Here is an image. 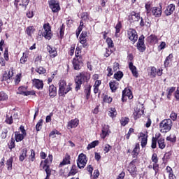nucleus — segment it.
<instances>
[{
  "instance_id": "obj_30",
  "label": "nucleus",
  "mask_w": 179,
  "mask_h": 179,
  "mask_svg": "<svg viewBox=\"0 0 179 179\" xmlns=\"http://www.w3.org/2000/svg\"><path fill=\"white\" fill-rule=\"evenodd\" d=\"M15 136L16 142H22V141H23V139H24V136H26V135H24L22 134H20V133L16 131L15 133Z\"/></svg>"
},
{
  "instance_id": "obj_35",
  "label": "nucleus",
  "mask_w": 179,
  "mask_h": 179,
  "mask_svg": "<svg viewBox=\"0 0 179 179\" xmlns=\"http://www.w3.org/2000/svg\"><path fill=\"white\" fill-rule=\"evenodd\" d=\"M99 145V141H92L91 143L88 144L87 149V150H90V149H93V148H96Z\"/></svg>"
},
{
  "instance_id": "obj_27",
  "label": "nucleus",
  "mask_w": 179,
  "mask_h": 179,
  "mask_svg": "<svg viewBox=\"0 0 179 179\" xmlns=\"http://www.w3.org/2000/svg\"><path fill=\"white\" fill-rule=\"evenodd\" d=\"M140 138H141V146L142 148H145L148 145V135L141 134Z\"/></svg>"
},
{
  "instance_id": "obj_6",
  "label": "nucleus",
  "mask_w": 179,
  "mask_h": 179,
  "mask_svg": "<svg viewBox=\"0 0 179 179\" xmlns=\"http://www.w3.org/2000/svg\"><path fill=\"white\" fill-rule=\"evenodd\" d=\"M29 2L30 0H15V5L18 9L26 10V8H27Z\"/></svg>"
},
{
  "instance_id": "obj_46",
  "label": "nucleus",
  "mask_w": 179,
  "mask_h": 179,
  "mask_svg": "<svg viewBox=\"0 0 179 179\" xmlns=\"http://www.w3.org/2000/svg\"><path fill=\"white\" fill-rule=\"evenodd\" d=\"M36 72L39 73V75H44L45 73V69L43 67H38L36 69Z\"/></svg>"
},
{
  "instance_id": "obj_33",
  "label": "nucleus",
  "mask_w": 179,
  "mask_h": 179,
  "mask_svg": "<svg viewBox=\"0 0 179 179\" xmlns=\"http://www.w3.org/2000/svg\"><path fill=\"white\" fill-rule=\"evenodd\" d=\"M71 163V158L69 156H66L63 161L60 163L59 166L60 167H62V166H65L66 164H69Z\"/></svg>"
},
{
  "instance_id": "obj_64",
  "label": "nucleus",
  "mask_w": 179,
  "mask_h": 179,
  "mask_svg": "<svg viewBox=\"0 0 179 179\" xmlns=\"http://www.w3.org/2000/svg\"><path fill=\"white\" fill-rule=\"evenodd\" d=\"M171 120H173V121H176V120H177V113H172L170 115Z\"/></svg>"
},
{
  "instance_id": "obj_23",
  "label": "nucleus",
  "mask_w": 179,
  "mask_h": 179,
  "mask_svg": "<svg viewBox=\"0 0 179 179\" xmlns=\"http://www.w3.org/2000/svg\"><path fill=\"white\" fill-rule=\"evenodd\" d=\"M129 19L131 22H139V19H141V15H139V13L132 12Z\"/></svg>"
},
{
  "instance_id": "obj_17",
  "label": "nucleus",
  "mask_w": 179,
  "mask_h": 179,
  "mask_svg": "<svg viewBox=\"0 0 179 179\" xmlns=\"http://www.w3.org/2000/svg\"><path fill=\"white\" fill-rule=\"evenodd\" d=\"M40 168L41 170L45 171L47 177H50V176L51 175V170H50V167H48V166L44 163V162H41Z\"/></svg>"
},
{
  "instance_id": "obj_54",
  "label": "nucleus",
  "mask_w": 179,
  "mask_h": 179,
  "mask_svg": "<svg viewBox=\"0 0 179 179\" xmlns=\"http://www.w3.org/2000/svg\"><path fill=\"white\" fill-rule=\"evenodd\" d=\"M103 101L105 103H111V101H113V98H111V96H105L104 99H103Z\"/></svg>"
},
{
  "instance_id": "obj_34",
  "label": "nucleus",
  "mask_w": 179,
  "mask_h": 179,
  "mask_svg": "<svg viewBox=\"0 0 179 179\" xmlns=\"http://www.w3.org/2000/svg\"><path fill=\"white\" fill-rule=\"evenodd\" d=\"M138 155H139V144L136 143L134 149L133 150L132 156L133 157H136Z\"/></svg>"
},
{
  "instance_id": "obj_50",
  "label": "nucleus",
  "mask_w": 179,
  "mask_h": 179,
  "mask_svg": "<svg viewBox=\"0 0 179 179\" xmlns=\"http://www.w3.org/2000/svg\"><path fill=\"white\" fill-rule=\"evenodd\" d=\"M6 122L10 125L13 124V117L12 116L7 115L6 118Z\"/></svg>"
},
{
  "instance_id": "obj_24",
  "label": "nucleus",
  "mask_w": 179,
  "mask_h": 179,
  "mask_svg": "<svg viewBox=\"0 0 179 179\" xmlns=\"http://www.w3.org/2000/svg\"><path fill=\"white\" fill-rule=\"evenodd\" d=\"M49 96L54 98L57 96V87L54 85H50L49 87Z\"/></svg>"
},
{
  "instance_id": "obj_19",
  "label": "nucleus",
  "mask_w": 179,
  "mask_h": 179,
  "mask_svg": "<svg viewBox=\"0 0 179 179\" xmlns=\"http://www.w3.org/2000/svg\"><path fill=\"white\" fill-rule=\"evenodd\" d=\"M176 10V6L174 4H170L166 7V9L165 10V14L166 16H170V15H172L173 12Z\"/></svg>"
},
{
  "instance_id": "obj_48",
  "label": "nucleus",
  "mask_w": 179,
  "mask_h": 179,
  "mask_svg": "<svg viewBox=\"0 0 179 179\" xmlns=\"http://www.w3.org/2000/svg\"><path fill=\"white\" fill-rule=\"evenodd\" d=\"M106 43L109 48H113L114 47V43L113 42V40H111L110 38H108L106 39Z\"/></svg>"
},
{
  "instance_id": "obj_49",
  "label": "nucleus",
  "mask_w": 179,
  "mask_h": 179,
  "mask_svg": "<svg viewBox=\"0 0 179 179\" xmlns=\"http://www.w3.org/2000/svg\"><path fill=\"white\" fill-rule=\"evenodd\" d=\"M176 135L171 134L169 136L166 137V141H169V142H176Z\"/></svg>"
},
{
  "instance_id": "obj_26",
  "label": "nucleus",
  "mask_w": 179,
  "mask_h": 179,
  "mask_svg": "<svg viewBox=\"0 0 179 179\" xmlns=\"http://www.w3.org/2000/svg\"><path fill=\"white\" fill-rule=\"evenodd\" d=\"M159 138H160V134L159 133L156 134L155 137H152V145H151V148L152 149H156L157 145V141H159Z\"/></svg>"
},
{
  "instance_id": "obj_60",
  "label": "nucleus",
  "mask_w": 179,
  "mask_h": 179,
  "mask_svg": "<svg viewBox=\"0 0 179 179\" xmlns=\"http://www.w3.org/2000/svg\"><path fill=\"white\" fill-rule=\"evenodd\" d=\"M80 44H82L83 47H84V48L85 47H87V42H86V39L84 38H80Z\"/></svg>"
},
{
  "instance_id": "obj_41",
  "label": "nucleus",
  "mask_w": 179,
  "mask_h": 179,
  "mask_svg": "<svg viewBox=\"0 0 179 179\" xmlns=\"http://www.w3.org/2000/svg\"><path fill=\"white\" fill-rule=\"evenodd\" d=\"M43 122H44V120H43L42 119L39 120V121L38 122V123L36 125V131H41V128L43 127Z\"/></svg>"
},
{
  "instance_id": "obj_5",
  "label": "nucleus",
  "mask_w": 179,
  "mask_h": 179,
  "mask_svg": "<svg viewBox=\"0 0 179 179\" xmlns=\"http://www.w3.org/2000/svg\"><path fill=\"white\" fill-rule=\"evenodd\" d=\"M42 36L45 37L46 40H51L52 33L51 32V27H50V24H45L43 25V31Z\"/></svg>"
},
{
  "instance_id": "obj_12",
  "label": "nucleus",
  "mask_w": 179,
  "mask_h": 179,
  "mask_svg": "<svg viewBox=\"0 0 179 179\" xmlns=\"http://www.w3.org/2000/svg\"><path fill=\"white\" fill-rule=\"evenodd\" d=\"M128 37L132 43H136L138 41V34L136 33V31L135 29H130L128 31Z\"/></svg>"
},
{
  "instance_id": "obj_55",
  "label": "nucleus",
  "mask_w": 179,
  "mask_h": 179,
  "mask_svg": "<svg viewBox=\"0 0 179 179\" xmlns=\"http://www.w3.org/2000/svg\"><path fill=\"white\" fill-rule=\"evenodd\" d=\"M20 61V64H24L25 62H27V56L25 54H23Z\"/></svg>"
},
{
  "instance_id": "obj_59",
  "label": "nucleus",
  "mask_w": 179,
  "mask_h": 179,
  "mask_svg": "<svg viewBox=\"0 0 179 179\" xmlns=\"http://www.w3.org/2000/svg\"><path fill=\"white\" fill-rule=\"evenodd\" d=\"M35 157H36V152H34V150H31V155H30L31 162H34Z\"/></svg>"
},
{
  "instance_id": "obj_11",
  "label": "nucleus",
  "mask_w": 179,
  "mask_h": 179,
  "mask_svg": "<svg viewBox=\"0 0 179 179\" xmlns=\"http://www.w3.org/2000/svg\"><path fill=\"white\" fill-rule=\"evenodd\" d=\"M73 65L74 69L76 71H78V69H80V67L83 65V63L82 62V57H76L73 60Z\"/></svg>"
},
{
  "instance_id": "obj_16",
  "label": "nucleus",
  "mask_w": 179,
  "mask_h": 179,
  "mask_svg": "<svg viewBox=\"0 0 179 179\" xmlns=\"http://www.w3.org/2000/svg\"><path fill=\"white\" fill-rule=\"evenodd\" d=\"M125 97H128L129 100H131V99L134 98V96H132V92H131V90L125 89L122 92V100L124 101L125 100Z\"/></svg>"
},
{
  "instance_id": "obj_45",
  "label": "nucleus",
  "mask_w": 179,
  "mask_h": 179,
  "mask_svg": "<svg viewBox=\"0 0 179 179\" xmlns=\"http://www.w3.org/2000/svg\"><path fill=\"white\" fill-rule=\"evenodd\" d=\"M174 92H176V87H172L171 88H168V90H167V92H168L167 98L170 99V96H171V94H173V93H174Z\"/></svg>"
},
{
  "instance_id": "obj_4",
  "label": "nucleus",
  "mask_w": 179,
  "mask_h": 179,
  "mask_svg": "<svg viewBox=\"0 0 179 179\" xmlns=\"http://www.w3.org/2000/svg\"><path fill=\"white\" fill-rule=\"evenodd\" d=\"M87 163V158L86 157V155L81 153L78 155L77 159V165L79 169H85Z\"/></svg>"
},
{
  "instance_id": "obj_58",
  "label": "nucleus",
  "mask_w": 179,
  "mask_h": 179,
  "mask_svg": "<svg viewBox=\"0 0 179 179\" xmlns=\"http://www.w3.org/2000/svg\"><path fill=\"white\" fill-rule=\"evenodd\" d=\"M59 131L57 130H54L52 132H50V138H55V135H59Z\"/></svg>"
},
{
  "instance_id": "obj_38",
  "label": "nucleus",
  "mask_w": 179,
  "mask_h": 179,
  "mask_svg": "<svg viewBox=\"0 0 179 179\" xmlns=\"http://www.w3.org/2000/svg\"><path fill=\"white\" fill-rule=\"evenodd\" d=\"M109 117H111V118H114L117 116V110L115 108H112L108 113Z\"/></svg>"
},
{
  "instance_id": "obj_18",
  "label": "nucleus",
  "mask_w": 179,
  "mask_h": 179,
  "mask_svg": "<svg viewBox=\"0 0 179 179\" xmlns=\"http://www.w3.org/2000/svg\"><path fill=\"white\" fill-rule=\"evenodd\" d=\"M79 125V120L78 119H74L71 120L67 125L68 129H72V128H76Z\"/></svg>"
},
{
  "instance_id": "obj_40",
  "label": "nucleus",
  "mask_w": 179,
  "mask_h": 179,
  "mask_svg": "<svg viewBox=\"0 0 179 179\" xmlns=\"http://www.w3.org/2000/svg\"><path fill=\"white\" fill-rule=\"evenodd\" d=\"M13 163V158H10L7 160L6 166L7 170L10 171L12 170V164Z\"/></svg>"
},
{
  "instance_id": "obj_20",
  "label": "nucleus",
  "mask_w": 179,
  "mask_h": 179,
  "mask_svg": "<svg viewBox=\"0 0 179 179\" xmlns=\"http://www.w3.org/2000/svg\"><path fill=\"white\" fill-rule=\"evenodd\" d=\"M146 41L148 43H150L151 44H157V43H159V38H157V36H156V35H150L147 38Z\"/></svg>"
},
{
  "instance_id": "obj_62",
  "label": "nucleus",
  "mask_w": 179,
  "mask_h": 179,
  "mask_svg": "<svg viewBox=\"0 0 179 179\" xmlns=\"http://www.w3.org/2000/svg\"><path fill=\"white\" fill-rule=\"evenodd\" d=\"M113 71L115 72V71H117L120 69V64L115 62L113 64Z\"/></svg>"
},
{
  "instance_id": "obj_29",
  "label": "nucleus",
  "mask_w": 179,
  "mask_h": 179,
  "mask_svg": "<svg viewBox=\"0 0 179 179\" xmlns=\"http://www.w3.org/2000/svg\"><path fill=\"white\" fill-rule=\"evenodd\" d=\"M127 170L130 173V174H134V173H136V166H135V164H134V161H132L129 164Z\"/></svg>"
},
{
  "instance_id": "obj_44",
  "label": "nucleus",
  "mask_w": 179,
  "mask_h": 179,
  "mask_svg": "<svg viewBox=\"0 0 179 179\" xmlns=\"http://www.w3.org/2000/svg\"><path fill=\"white\" fill-rule=\"evenodd\" d=\"M5 100H8V95L3 92H0V101H5Z\"/></svg>"
},
{
  "instance_id": "obj_37",
  "label": "nucleus",
  "mask_w": 179,
  "mask_h": 179,
  "mask_svg": "<svg viewBox=\"0 0 179 179\" xmlns=\"http://www.w3.org/2000/svg\"><path fill=\"white\" fill-rule=\"evenodd\" d=\"M158 145L159 149H164L166 148V144L164 143V138H158Z\"/></svg>"
},
{
  "instance_id": "obj_3",
  "label": "nucleus",
  "mask_w": 179,
  "mask_h": 179,
  "mask_svg": "<svg viewBox=\"0 0 179 179\" xmlns=\"http://www.w3.org/2000/svg\"><path fill=\"white\" fill-rule=\"evenodd\" d=\"M173 127V122L170 119L164 120L159 124V129L162 133L169 132Z\"/></svg>"
},
{
  "instance_id": "obj_61",
  "label": "nucleus",
  "mask_w": 179,
  "mask_h": 179,
  "mask_svg": "<svg viewBox=\"0 0 179 179\" xmlns=\"http://www.w3.org/2000/svg\"><path fill=\"white\" fill-rule=\"evenodd\" d=\"M153 170L155 171V174H157V172L159 171V164L157 163L153 164Z\"/></svg>"
},
{
  "instance_id": "obj_2",
  "label": "nucleus",
  "mask_w": 179,
  "mask_h": 179,
  "mask_svg": "<svg viewBox=\"0 0 179 179\" xmlns=\"http://www.w3.org/2000/svg\"><path fill=\"white\" fill-rule=\"evenodd\" d=\"M71 86H72L71 84L66 85V82H65V80H60L59 83V96H65V94L71 92V90H72Z\"/></svg>"
},
{
  "instance_id": "obj_22",
  "label": "nucleus",
  "mask_w": 179,
  "mask_h": 179,
  "mask_svg": "<svg viewBox=\"0 0 179 179\" xmlns=\"http://www.w3.org/2000/svg\"><path fill=\"white\" fill-rule=\"evenodd\" d=\"M34 86L36 87V89H43L44 87V83H43V80L38 79L33 80Z\"/></svg>"
},
{
  "instance_id": "obj_15",
  "label": "nucleus",
  "mask_w": 179,
  "mask_h": 179,
  "mask_svg": "<svg viewBox=\"0 0 179 179\" xmlns=\"http://www.w3.org/2000/svg\"><path fill=\"white\" fill-rule=\"evenodd\" d=\"M108 135H110V127L108 125H104L102 129V133L101 134V138L105 139Z\"/></svg>"
},
{
  "instance_id": "obj_52",
  "label": "nucleus",
  "mask_w": 179,
  "mask_h": 179,
  "mask_svg": "<svg viewBox=\"0 0 179 179\" xmlns=\"http://www.w3.org/2000/svg\"><path fill=\"white\" fill-rule=\"evenodd\" d=\"M52 162V155H49L48 158L45 160V162H43L45 164H50V163H51Z\"/></svg>"
},
{
  "instance_id": "obj_28",
  "label": "nucleus",
  "mask_w": 179,
  "mask_h": 179,
  "mask_svg": "<svg viewBox=\"0 0 179 179\" xmlns=\"http://www.w3.org/2000/svg\"><path fill=\"white\" fill-rule=\"evenodd\" d=\"M118 82L112 80L109 83L110 89L112 92H115L118 89Z\"/></svg>"
},
{
  "instance_id": "obj_39",
  "label": "nucleus",
  "mask_w": 179,
  "mask_h": 179,
  "mask_svg": "<svg viewBox=\"0 0 179 179\" xmlns=\"http://www.w3.org/2000/svg\"><path fill=\"white\" fill-rule=\"evenodd\" d=\"M122 76H124V73L122 71H117L114 74V78L117 80H121L122 79Z\"/></svg>"
},
{
  "instance_id": "obj_25",
  "label": "nucleus",
  "mask_w": 179,
  "mask_h": 179,
  "mask_svg": "<svg viewBox=\"0 0 179 179\" xmlns=\"http://www.w3.org/2000/svg\"><path fill=\"white\" fill-rule=\"evenodd\" d=\"M48 51L50 53L51 58H55L58 54L57 53V49L55 48H52L51 46H48Z\"/></svg>"
},
{
  "instance_id": "obj_32",
  "label": "nucleus",
  "mask_w": 179,
  "mask_h": 179,
  "mask_svg": "<svg viewBox=\"0 0 179 179\" xmlns=\"http://www.w3.org/2000/svg\"><path fill=\"white\" fill-rule=\"evenodd\" d=\"M92 89L91 85H87L85 89V93L86 94V99L87 100H89L90 99V90Z\"/></svg>"
},
{
  "instance_id": "obj_21",
  "label": "nucleus",
  "mask_w": 179,
  "mask_h": 179,
  "mask_svg": "<svg viewBox=\"0 0 179 179\" xmlns=\"http://www.w3.org/2000/svg\"><path fill=\"white\" fill-rule=\"evenodd\" d=\"M129 68L131 71L133 76H134V78H138V71H136V66H134V63H132V62L129 63Z\"/></svg>"
},
{
  "instance_id": "obj_8",
  "label": "nucleus",
  "mask_w": 179,
  "mask_h": 179,
  "mask_svg": "<svg viewBox=\"0 0 179 179\" xmlns=\"http://www.w3.org/2000/svg\"><path fill=\"white\" fill-rule=\"evenodd\" d=\"M50 8L54 13H57L61 10L59 3L55 0H52L49 2Z\"/></svg>"
},
{
  "instance_id": "obj_10",
  "label": "nucleus",
  "mask_w": 179,
  "mask_h": 179,
  "mask_svg": "<svg viewBox=\"0 0 179 179\" xmlns=\"http://www.w3.org/2000/svg\"><path fill=\"white\" fill-rule=\"evenodd\" d=\"M17 94L23 96H34L36 92L34 91H27V87L22 86L18 88Z\"/></svg>"
},
{
  "instance_id": "obj_9",
  "label": "nucleus",
  "mask_w": 179,
  "mask_h": 179,
  "mask_svg": "<svg viewBox=\"0 0 179 179\" xmlns=\"http://www.w3.org/2000/svg\"><path fill=\"white\" fill-rule=\"evenodd\" d=\"M137 49L140 52H143V51L146 50V46L145 45V36H143V35L141 36L138 38Z\"/></svg>"
},
{
  "instance_id": "obj_13",
  "label": "nucleus",
  "mask_w": 179,
  "mask_h": 179,
  "mask_svg": "<svg viewBox=\"0 0 179 179\" xmlns=\"http://www.w3.org/2000/svg\"><path fill=\"white\" fill-rule=\"evenodd\" d=\"M13 76V70L5 71L3 75L2 80H6L7 83H10V80H12V77Z\"/></svg>"
},
{
  "instance_id": "obj_53",
  "label": "nucleus",
  "mask_w": 179,
  "mask_h": 179,
  "mask_svg": "<svg viewBox=\"0 0 179 179\" xmlns=\"http://www.w3.org/2000/svg\"><path fill=\"white\" fill-rule=\"evenodd\" d=\"M152 162L153 163H158L159 159L157 158V155L156 153H154L152 156Z\"/></svg>"
},
{
  "instance_id": "obj_14",
  "label": "nucleus",
  "mask_w": 179,
  "mask_h": 179,
  "mask_svg": "<svg viewBox=\"0 0 179 179\" xmlns=\"http://www.w3.org/2000/svg\"><path fill=\"white\" fill-rule=\"evenodd\" d=\"M151 12L155 17H160L162 16V7H153L151 8Z\"/></svg>"
},
{
  "instance_id": "obj_57",
  "label": "nucleus",
  "mask_w": 179,
  "mask_h": 179,
  "mask_svg": "<svg viewBox=\"0 0 179 179\" xmlns=\"http://www.w3.org/2000/svg\"><path fill=\"white\" fill-rule=\"evenodd\" d=\"M105 153H108L111 150V146L108 144H106L103 148Z\"/></svg>"
},
{
  "instance_id": "obj_36",
  "label": "nucleus",
  "mask_w": 179,
  "mask_h": 179,
  "mask_svg": "<svg viewBox=\"0 0 179 179\" xmlns=\"http://www.w3.org/2000/svg\"><path fill=\"white\" fill-rule=\"evenodd\" d=\"M171 59H173V54H170L168 57H166L164 61V66H169V65H170V62H171Z\"/></svg>"
},
{
  "instance_id": "obj_42",
  "label": "nucleus",
  "mask_w": 179,
  "mask_h": 179,
  "mask_svg": "<svg viewBox=\"0 0 179 179\" xmlns=\"http://www.w3.org/2000/svg\"><path fill=\"white\" fill-rule=\"evenodd\" d=\"M129 122V118L128 117H122L120 119V124L121 125H122V127H125V125H127V124H128Z\"/></svg>"
},
{
  "instance_id": "obj_51",
  "label": "nucleus",
  "mask_w": 179,
  "mask_h": 179,
  "mask_svg": "<svg viewBox=\"0 0 179 179\" xmlns=\"http://www.w3.org/2000/svg\"><path fill=\"white\" fill-rule=\"evenodd\" d=\"M157 73V69L155 67H152L151 72H150L151 76H152V78H156Z\"/></svg>"
},
{
  "instance_id": "obj_56",
  "label": "nucleus",
  "mask_w": 179,
  "mask_h": 179,
  "mask_svg": "<svg viewBox=\"0 0 179 179\" xmlns=\"http://www.w3.org/2000/svg\"><path fill=\"white\" fill-rule=\"evenodd\" d=\"M81 17L83 20H89V14L87 13H83Z\"/></svg>"
},
{
  "instance_id": "obj_63",
  "label": "nucleus",
  "mask_w": 179,
  "mask_h": 179,
  "mask_svg": "<svg viewBox=\"0 0 179 179\" xmlns=\"http://www.w3.org/2000/svg\"><path fill=\"white\" fill-rule=\"evenodd\" d=\"M166 48V42H162L158 46V50H164Z\"/></svg>"
},
{
  "instance_id": "obj_7",
  "label": "nucleus",
  "mask_w": 179,
  "mask_h": 179,
  "mask_svg": "<svg viewBox=\"0 0 179 179\" xmlns=\"http://www.w3.org/2000/svg\"><path fill=\"white\" fill-rule=\"evenodd\" d=\"M143 114V104H138L134 109L133 117L134 120H138Z\"/></svg>"
},
{
  "instance_id": "obj_31",
  "label": "nucleus",
  "mask_w": 179,
  "mask_h": 179,
  "mask_svg": "<svg viewBox=\"0 0 179 179\" xmlns=\"http://www.w3.org/2000/svg\"><path fill=\"white\" fill-rule=\"evenodd\" d=\"M27 157V149L24 148L22 154L20 155V162H23Z\"/></svg>"
},
{
  "instance_id": "obj_43",
  "label": "nucleus",
  "mask_w": 179,
  "mask_h": 179,
  "mask_svg": "<svg viewBox=\"0 0 179 179\" xmlns=\"http://www.w3.org/2000/svg\"><path fill=\"white\" fill-rule=\"evenodd\" d=\"M121 27H122L121 22H119L115 26V29H116V32L115 34V37H118V33H120L121 30Z\"/></svg>"
},
{
  "instance_id": "obj_1",
  "label": "nucleus",
  "mask_w": 179,
  "mask_h": 179,
  "mask_svg": "<svg viewBox=\"0 0 179 179\" xmlns=\"http://www.w3.org/2000/svg\"><path fill=\"white\" fill-rule=\"evenodd\" d=\"M90 79V73L86 71L82 72L79 76H77L75 78L76 82V90H79L80 89V86H82V83L85 82V80L87 81Z\"/></svg>"
},
{
  "instance_id": "obj_47",
  "label": "nucleus",
  "mask_w": 179,
  "mask_h": 179,
  "mask_svg": "<svg viewBox=\"0 0 179 179\" xmlns=\"http://www.w3.org/2000/svg\"><path fill=\"white\" fill-rule=\"evenodd\" d=\"M26 31H27V34H28V36H31V34L34 33V27H28Z\"/></svg>"
}]
</instances>
